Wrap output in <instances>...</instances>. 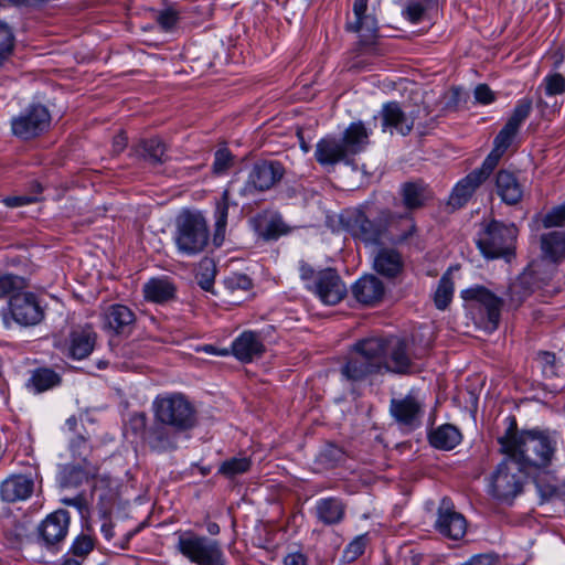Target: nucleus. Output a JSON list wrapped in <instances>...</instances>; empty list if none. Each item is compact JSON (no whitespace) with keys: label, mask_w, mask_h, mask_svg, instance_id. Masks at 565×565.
Instances as JSON below:
<instances>
[{"label":"nucleus","mask_w":565,"mask_h":565,"mask_svg":"<svg viewBox=\"0 0 565 565\" xmlns=\"http://www.w3.org/2000/svg\"><path fill=\"white\" fill-rule=\"evenodd\" d=\"M507 420L509 426L505 434L497 439L500 452L509 456L514 469L525 471L527 476L547 469L557 451L558 433L540 428L518 430L513 416Z\"/></svg>","instance_id":"obj_1"},{"label":"nucleus","mask_w":565,"mask_h":565,"mask_svg":"<svg viewBox=\"0 0 565 565\" xmlns=\"http://www.w3.org/2000/svg\"><path fill=\"white\" fill-rule=\"evenodd\" d=\"M153 422L147 435L148 448L157 454L178 449L180 437L195 427L196 409L182 393L159 395L152 402Z\"/></svg>","instance_id":"obj_2"},{"label":"nucleus","mask_w":565,"mask_h":565,"mask_svg":"<svg viewBox=\"0 0 565 565\" xmlns=\"http://www.w3.org/2000/svg\"><path fill=\"white\" fill-rule=\"evenodd\" d=\"M541 249L543 258L540 263L533 264L530 271L522 275L520 279L510 287L513 300L521 302L525 292L520 295L522 285L532 281L536 288L548 286L556 271V265L565 258V228L550 231L541 235Z\"/></svg>","instance_id":"obj_3"},{"label":"nucleus","mask_w":565,"mask_h":565,"mask_svg":"<svg viewBox=\"0 0 565 565\" xmlns=\"http://www.w3.org/2000/svg\"><path fill=\"white\" fill-rule=\"evenodd\" d=\"M383 343L380 338L358 341L340 367L342 377L351 383L361 382L383 369Z\"/></svg>","instance_id":"obj_4"},{"label":"nucleus","mask_w":565,"mask_h":565,"mask_svg":"<svg viewBox=\"0 0 565 565\" xmlns=\"http://www.w3.org/2000/svg\"><path fill=\"white\" fill-rule=\"evenodd\" d=\"M177 551L195 565H227V558L217 540L200 535L192 530L175 533Z\"/></svg>","instance_id":"obj_5"},{"label":"nucleus","mask_w":565,"mask_h":565,"mask_svg":"<svg viewBox=\"0 0 565 565\" xmlns=\"http://www.w3.org/2000/svg\"><path fill=\"white\" fill-rule=\"evenodd\" d=\"M207 221L200 212H183L177 220L175 244L180 253L196 255L209 243Z\"/></svg>","instance_id":"obj_6"},{"label":"nucleus","mask_w":565,"mask_h":565,"mask_svg":"<svg viewBox=\"0 0 565 565\" xmlns=\"http://www.w3.org/2000/svg\"><path fill=\"white\" fill-rule=\"evenodd\" d=\"M45 308L32 292H19L11 296L8 308L2 310L6 328L11 327V319L22 327H33L42 322Z\"/></svg>","instance_id":"obj_7"},{"label":"nucleus","mask_w":565,"mask_h":565,"mask_svg":"<svg viewBox=\"0 0 565 565\" xmlns=\"http://www.w3.org/2000/svg\"><path fill=\"white\" fill-rule=\"evenodd\" d=\"M388 216L390 213L383 212L371 220L363 210L353 209L348 210L341 221L354 238L365 244H379L387 228Z\"/></svg>","instance_id":"obj_8"},{"label":"nucleus","mask_w":565,"mask_h":565,"mask_svg":"<svg viewBox=\"0 0 565 565\" xmlns=\"http://www.w3.org/2000/svg\"><path fill=\"white\" fill-rule=\"evenodd\" d=\"M284 174L285 168L279 161L256 162L244 185L239 189V195L250 198L265 192L276 185Z\"/></svg>","instance_id":"obj_9"},{"label":"nucleus","mask_w":565,"mask_h":565,"mask_svg":"<svg viewBox=\"0 0 565 565\" xmlns=\"http://www.w3.org/2000/svg\"><path fill=\"white\" fill-rule=\"evenodd\" d=\"M493 171L494 149L489 152L481 168L473 170L456 183L449 195L448 205L454 210L465 206L476 190L493 173Z\"/></svg>","instance_id":"obj_10"},{"label":"nucleus","mask_w":565,"mask_h":565,"mask_svg":"<svg viewBox=\"0 0 565 565\" xmlns=\"http://www.w3.org/2000/svg\"><path fill=\"white\" fill-rule=\"evenodd\" d=\"M71 523L67 510L58 509L50 513L36 529L38 541L49 551H58L65 541Z\"/></svg>","instance_id":"obj_11"},{"label":"nucleus","mask_w":565,"mask_h":565,"mask_svg":"<svg viewBox=\"0 0 565 565\" xmlns=\"http://www.w3.org/2000/svg\"><path fill=\"white\" fill-rule=\"evenodd\" d=\"M51 122V115L43 105H32L20 116L12 119L13 134L24 140L34 138L44 132Z\"/></svg>","instance_id":"obj_12"},{"label":"nucleus","mask_w":565,"mask_h":565,"mask_svg":"<svg viewBox=\"0 0 565 565\" xmlns=\"http://www.w3.org/2000/svg\"><path fill=\"white\" fill-rule=\"evenodd\" d=\"M532 100L523 98L518 102L511 116L497 135V160L516 145L521 125L530 116Z\"/></svg>","instance_id":"obj_13"},{"label":"nucleus","mask_w":565,"mask_h":565,"mask_svg":"<svg viewBox=\"0 0 565 565\" xmlns=\"http://www.w3.org/2000/svg\"><path fill=\"white\" fill-rule=\"evenodd\" d=\"M435 526L441 535L455 541L462 539L467 531L465 516L456 511L454 502L447 497L439 503Z\"/></svg>","instance_id":"obj_14"},{"label":"nucleus","mask_w":565,"mask_h":565,"mask_svg":"<svg viewBox=\"0 0 565 565\" xmlns=\"http://www.w3.org/2000/svg\"><path fill=\"white\" fill-rule=\"evenodd\" d=\"M523 476L525 471L514 469L509 456H503L497 469V501L510 503L522 491Z\"/></svg>","instance_id":"obj_15"},{"label":"nucleus","mask_w":565,"mask_h":565,"mask_svg":"<svg viewBox=\"0 0 565 565\" xmlns=\"http://www.w3.org/2000/svg\"><path fill=\"white\" fill-rule=\"evenodd\" d=\"M319 299L329 306L340 302L347 294V288L334 269L327 268L317 273L313 285L309 286Z\"/></svg>","instance_id":"obj_16"},{"label":"nucleus","mask_w":565,"mask_h":565,"mask_svg":"<svg viewBox=\"0 0 565 565\" xmlns=\"http://www.w3.org/2000/svg\"><path fill=\"white\" fill-rule=\"evenodd\" d=\"M420 113L426 114V109L417 107L407 114L402 109L398 103H386L381 110L382 129L383 131L394 129L402 136H407L412 131L415 119L419 117Z\"/></svg>","instance_id":"obj_17"},{"label":"nucleus","mask_w":565,"mask_h":565,"mask_svg":"<svg viewBox=\"0 0 565 565\" xmlns=\"http://www.w3.org/2000/svg\"><path fill=\"white\" fill-rule=\"evenodd\" d=\"M390 413L398 425L413 430L422 424L423 403L413 394H407L403 398H392Z\"/></svg>","instance_id":"obj_18"},{"label":"nucleus","mask_w":565,"mask_h":565,"mask_svg":"<svg viewBox=\"0 0 565 565\" xmlns=\"http://www.w3.org/2000/svg\"><path fill=\"white\" fill-rule=\"evenodd\" d=\"M65 429L71 434L68 449L74 461L92 462L89 457L93 447L83 420L76 416H71L65 422Z\"/></svg>","instance_id":"obj_19"},{"label":"nucleus","mask_w":565,"mask_h":565,"mask_svg":"<svg viewBox=\"0 0 565 565\" xmlns=\"http://www.w3.org/2000/svg\"><path fill=\"white\" fill-rule=\"evenodd\" d=\"M383 343V369L395 372L406 373L411 367V356L408 345L405 340L396 337L390 339L380 338Z\"/></svg>","instance_id":"obj_20"},{"label":"nucleus","mask_w":565,"mask_h":565,"mask_svg":"<svg viewBox=\"0 0 565 565\" xmlns=\"http://www.w3.org/2000/svg\"><path fill=\"white\" fill-rule=\"evenodd\" d=\"M102 317L104 329L115 334L128 337L135 329L136 316L125 305L114 303L106 307Z\"/></svg>","instance_id":"obj_21"},{"label":"nucleus","mask_w":565,"mask_h":565,"mask_svg":"<svg viewBox=\"0 0 565 565\" xmlns=\"http://www.w3.org/2000/svg\"><path fill=\"white\" fill-rule=\"evenodd\" d=\"M98 472V466L94 462H73L63 465L57 475L60 487L75 489L95 478Z\"/></svg>","instance_id":"obj_22"},{"label":"nucleus","mask_w":565,"mask_h":565,"mask_svg":"<svg viewBox=\"0 0 565 565\" xmlns=\"http://www.w3.org/2000/svg\"><path fill=\"white\" fill-rule=\"evenodd\" d=\"M367 0H354V19L347 22L345 29L350 32L359 33L365 42H371L377 33V21L372 14L366 13Z\"/></svg>","instance_id":"obj_23"},{"label":"nucleus","mask_w":565,"mask_h":565,"mask_svg":"<svg viewBox=\"0 0 565 565\" xmlns=\"http://www.w3.org/2000/svg\"><path fill=\"white\" fill-rule=\"evenodd\" d=\"M385 292L383 282L374 275H366L360 278L352 286L353 297L364 306L377 305Z\"/></svg>","instance_id":"obj_24"},{"label":"nucleus","mask_w":565,"mask_h":565,"mask_svg":"<svg viewBox=\"0 0 565 565\" xmlns=\"http://www.w3.org/2000/svg\"><path fill=\"white\" fill-rule=\"evenodd\" d=\"M34 490V480L28 475H14L7 478L0 487V495L3 501L17 502L26 500Z\"/></svg>","instance_id":"obj_25"},{"label":"nucleus","mask_w":565,"mask_h":565,"mask_svg":"<svg viewBox=\"0 0 565 565\" xmlns=\"http://www.w3.org/2000/svg\"><path fill=\"white\" fill-rule=\"evenodd\" d=\"M315 158L321 166H334L339 162L351 163L341 140L335 137H326L319 140L316 146Z\"/></svg>","instance_id":"obj_26"},{"label":"nucleus","mask_w":565,"mask_h":565,"mask_svg":"<svg viewBox=\"0 0 565 565\" xmlns=\"http://www.w3.org/2000/svg\"><path fill=\"white\" fill-rule=\"evenodd\" d=\"M97 334L90 326L72 330L68 340V355L75 360L87 358L94 350Z\"/></svg>","instance_id":"obj_27"},{"label":"nucleus","mask_w":565,"mask_h":565,"mask_svg":"<svg viewBox=\"0 0 565 565\" xmlns=\"http://www.w3.org/2000/svg\"><path fill=\"white\" fill-rule=\"evenodd\" d=\"M370 134L371 131L367 130L362 121L351 122L344 130L340 140L351 162L354 156L366 149L370 143Z\"/></svg>","instance_id":"obj_28"},{"label":"nucleus","mask_w":565,"mask_h":565,"mask_svg":"<svg viewBox=\"0 0 565 565\" xmlns=\"http://www.w3.org/2000/svg\"><path fill=\"white\" fill-rule=\"evenodd\" d=\"M233 354L241 362H252L264 352V344L256 332L245 331L232 343Z\"/></svg>","instance_id":"obj_29"},{"label":"nucleus","mask_w":565,"mask_h":565,"mask_svg":"<svg viewBox=\"0 0 565 565\" xmlns=\"http://www.w3.org/2000/svg\"><path fill=\"white\" fill-rule=\"evenodd\" d=\"M518 228L514 224L497 222V259L502 258L507 264L515 259Z\"/></svg>","instance_id":"obj_30"},{"label":"nucleus","mask_w":565,"mask_h":565,"mask_svg":"<svg viewBox=\"0 0 565 565\" xmlns=\"http://www.w3.org/2000/svg\"><path fill=\"white\" fill-rule=\"evenodd\" d=\"M465 301L477 307L481 315L486 316L490 322L494 321V294L488 288L477 285L461 291Z\"/></svg>","instance_id":"obj_31"},{"label":"nucleus","mask_w":565,"mask_h":565,"mask_svg":"<svg viewBox=\"0 0 565 565\" xmlns=\"http://www.w3.org/2000/svg\"><path fill=\"white\" fill-rule=\"evenodd\" d=\"M177 288L167 277L151 278L143 287L145 299L154 303H166L175 297Z\"/></svg>","instance_id":"obj_32"},{"label":"nucleus","mask_w":565,"mask_h":565,"mask_svg":"<svg viewBox=\"0 0 565 565\" xmlns=\"http://www.w3.org/2000/svg\"><path fill=\"white\" fill-rule=\"evenodd\" d=\"M345 504L342 500L329 497L317 501L316 516L324 525L339 524L345 515Z\"/></svg>","instance_id":"obj_33"},{"label":"nucleus","mask_w":565,"mask_h":565,"mask_svg":"<svg viewBox=\"0 0 565 565\" xmlns=\"http://www.w3.org/2000/svg\"><path fill=\"white\" fill-rule=\"evenodd\" d=\"M374 269L387 278L396 277L404 267L402 255L394 248H381L373 263Z\"/></svg>","instance_id":"obj_34"},{"label":"nucleus","mask_w":565,"mask_h":565,"mask_svg":"<svg viewBox=\"0 0 565 565\" xmlns=\"http://www.w3.org/2000/svg\"><path fill=\"white\" fill-rule=\"evenodd\" d=\"M62 383L61 375L51 367H36L30 372L26 388L35 394L57 387Z\"/></svg>","instance_id":"obj_35"},{"label":"nucleus","mask_w":565,"mask_h":565,"mask_svg":"<svg viewBox=\"0 0 565 565\" xmlns=\"http://www.w3.org/2000/svg\"><path fill=\"white\" fill-rule=\"evenodd\" d=\"M230 205H236L235 202L230 200V190L225 189L221 198L215 203L214 210V235L213 243L215 246H221L225 238L227 227V216Z\"/></svg>","instance_id":"obj_36"},{"label":"nucleus","mask_w":565,"mask_h":565,"mask_svg":"<svg viewBox=\"0 0 565 565\" xmlns=\"http://www.w3.org/2000/svg\"><path fill=\"white\" fill-rule=\"evenodd\" d=\"M497 194L509 204H516L522 198V188L515 175L509 171L497 173Z\"/></svg>","instance_id":"obj_37"},{"label":"nucleus","mask_w":565,"mask_h":565,"mask_svg":"<svg viewBox=\"0 0 565 565\" xmlns=\"http://www.w3.org/2000/svg\"><path fill=\"white\" fill-rule=\"evenodd\" d=\"M168 147L160 138L142 139L135 147V152L152 164H161L168 160Z\"/></svg>","instance_id":"obj_38"},{"label":"nucleus","mask_w":565,"mask_h":565,"mask_svg":"<svg viewBox=\"0 0 565 565\" xmlns=\"http://www.w3.org/2000/svg\"><path fill=\"white\" fill-rule=\"evenodd\" d=\"M428 439L433 447L450 450L461 441V434L454 425L445 424L431 430L428 435Z\"/></svg>","instance_id":"obj_39"},{"label":"nucleus","mask_w":565,"mask_h":565,"mask_svg":"<svg viewBox=\"0 0 565 565\" xmlns=\"http://www.w3.org/2000/svg\"><path fill=\"white\" fill-rule=\"evenodd\" d=\"M403 203L408 210H415L424 206L425 202L430 198V193L426 184L422 181L407 182L402 186Z\"/></svg>","instance_id":"obj_40"},{"label":"nucleus","mask_w":565,"mask_h":565,"mask_svg":"<svg viewBox=\"0 0 565 565\" xmlns=\"http://www.w3.org/2000/svg\"><path fill=\"white\" fill-rule=\"evenodd\" d=\"M15 35L13 29L3 20H0V67L13 55Z\"/></svg>","instance_id":"obj_41"},{"label":"nucleus","mask_w":565,"mask_h":565,"mask_svg":"<svg viewBox=\"0 0 565 565\" xmlns=\"http://www.w3.org/2000/svg\"><path fill=\"white\" fill-rule=\"evenodd\" d=\"M477 246L486 259H494V220L487 222L483 230L478 234Z\"/></svg>","instance_id":"obj_42"},{"label":"nucleus","mask_w":565,"mask_h":565,"mask_svg":"<svg viewBox=\"0 0 565 565\" xmlns=\"http://www.w3.org/2000/svg\"><path fill=\"white\" fill-rule=\"evenodd\" d=\"M436 0H407L402 15L416 24L423 21L426 11L435 4Z\"/></svg>","instance_id":"obj_43"},{"label":"nucleus","mask_w":565,"mask_h":565,"mask_svg":"<svg viewBox=\"0 0 565 565\" xmlns=\"http://www.w3.org/2000/svg\"><path fill=\"white\" fill-rule=\"evenodd\" d=\"M216 275V266L210 258H204L200 262L195 275L198 285L205 291H212L214 279Z\"/></svg>","instance_id":"obj_44"},{"label":"nucleus","mask_w":565,"mask_h":565,"mask_svg":"<svg viewBox=\"0 0 565 565\" xmlns=\"http://www.w3.org/2000/svg\"><path fill=\"white\" fill-rule=\"evenodd\" d=\"M250 459L247 457H233L225 460L218 468V472L226 478H234L245 473L250 468Z\"/></svg>","instance_id":"obj_45"},{"label":"nucleus","mask_w":565,"mask_h":565,"mask_svg":"<svg viewBox=\"0 0 565 565\" xmlns=\"http://www.w3.org/2000/svg\"><path fill=\"white\" fill-rule=\"evenodd\" d=\"M454 295V282L452 280L447 277L443 276L439 280L438 287L435 291L434 301L435 306L440 309L445 310L448 305L450 303Z\"/></svg>","instance_id":"obj_46"},{"label":"nucleus","mask_w":565,"mask_h":565,"mask_svg":"<svg viewBox=\"0 0 565 565\" xmlns=\"http://www.w3.org/2000/svg\"><path fill=\"white\" fill-rule=\"evenodd\" d=\"M26 287V281L23 277L13 274L0 275V298L10 294H19Z\"/></svg>","instance_id":"obj_47"},{"label":"nucleus","mask_w":565,"mask_h":565,"mask_svg":"<svg viewBox=\"0 0 565 565\" xmlns=\"http://www.w3.org/2000/svg\"><path fill=\"white\" fill-rule=\"evenodd\" d=\"M127 429L135 436H140L143 444L148 447L147 435L150 430V425H147V416L145 413H135L131 415L127 424Z\"/></svg>","instance_id":"obj_48"},{"label":"nucleus","mask_w":565,"mask_h":565,"mask_svg":"<svg viewBox=\"0 0 565 565\" xmlns=\"http://www.w3.org/2000/svg\"><path fill=\"white\" fill-rule=\"evenodd\" d=\"M367 541V534L359 535L352 540L343 551V559L348 563L358 559L364 553Z\"/></svg>","instance_id":"obj_49"},{"label":"nucleus","mask_w":565,"mask_h":565,"mask_svg":"<svg viewBox=\"0 0 565 565\" xmlns=\"http://www.w3.org/2000/svg\"><path fill=\"white\" fill-rule=\"evenodd\" d=\"M536 365L541 369L542 374L546 379L557 376L556 356L551 352H540L535 359Z\"/></svg>","instance_id":"obj_50"},{"label":"nucleus","mask_w":565,"mask_h":565,"mask_svg":"<svg viewBox=\"0 0 565 565\" xmlns=\"http://www.w3.org/2000/svg\"><path fill=\"white\" fill-rule=\"evenodd\" d=\"M233 154L227 148H220L214 153L212 171L214 174H224L233 164Z\"/></svg>","instance_id":"obj_51"},{"label":"nucleus","mask_w":565,"mask_h":565,"mask_svg":"<svg viewBox=\"0 0 565 565\" xmlns=\"http://www.w3.org/2000/svg\"><path fill=\"white\" fill-rule=\"evenodd\" d=\"M547 96L561 95L565 92V77L559 73L548 74L542 85Z\"/></svg>","instance_id":"obj_52"},{"label":"nucleus","mask_w":565,"mask_h":565,"mask_svg":"<svg viewBox=\"0 0 565 565\" xmlns=\"http://www.w3.org/2000/svg\"><path fill=\"white\" fill-rule=\"evenodd\" d=\"M94 539L88 534H79L71 546V552L77 557L87 556L94 548Z\"/></svg>","instance_id":"obj_53"},{"label":"nucleus","mask_w":565,"mask_h":565,"mask_svg":"<svg viewBox=\"0 0 565 565\" xmlns=\"http://www.w3.org/2000/svg\"><path fill=\"white\" fill-rule=\"evenodd\" d=\"M542 223L545 228H565V205L556 206L552 211H550L543 217Z\"/></svg>","instance_id":"obj_54"},{"label":"nucleus","mask_w":565,"mask_h":565,"mask_svg":"<svg viewBox=\"0 0 565 565\" xmlns=\"http://www.w3.org/2000/svg\"><path fill=\"white\" fill-rule=\"evenodd\" d=\"M225 287L231 291L243 290L247 291L252 288V279L244 274H233L224 281Z\"/></svg>","instance_id":"obj_55"},{"label":"nucleus","mask_w":565,"mask_h":565,"mask_svg":"<svg viewBox=\"0 0 565 565\" xmlns=\"http://www.w3.org/2000/svg\"><path fill=\"white\" fill-rule=\"evenodd\" d=\"M259 236L266 241L277 239L281 234V223L277 220H270L258 226Z\"/></svg>","instance_id":"obj_56"},{"label":"nucleus","mask_w":565,"mask_h":565,"mask_svg":"<svg viewBox=\"0 0 565 565\" xmlns=\"http://www.w3.org/2000/svg\"><path fill=\"white\" fill-rule=\"evenodd\" d=\"M537 491L544 500L559 497L563 493L559 484H550L542 481L536 482Z\"/></svg>","instance_id":"obj_57"},{"label":"nucleus","mask_w":565,"mask_h":565,"mask_svg":"<svg viewBox=\"0 0 565 565\" xmlns=\"http://www.w3.org/2000/svg\"><path fill=\"white\" fill-rule=\"evenodd\" d=\"M178 20V15L174 11L171 10H164L159 13L158 15V22L164 30L172 29Z\"/></svg>","instance_id":"obj_58"},{"label":"nucleus","mask_w":565,"mask_h":565,"mask_svg":"<svg viewBox=\"0 0 565 565\" xmlns=\"http://www.w3.org/2000/svg\"><path fill=\"white\" fill-rule=\"evenodd\" d=\"M475 98L481 104H490L493 99V93L487 84H479L475 88Z\"/></svg>","instance_id":"obj_59"},{"label":"nucleus","mask_w":565,"mask_h":565,"mask_svg":"<svg viewBox=\"0 0 565 565\" xmlns=\"http://www.w3.org/2000/svg\"><path fill=\"white\" fill-rule=\"evenodd\" d=\"M35 201V198L29 195H14L8 196L3 200L4 204L9 207H19L30 204Z\"/></svg>","instance_id":"obj_60"},{"label":"nucleus","mask_w":565,"mask_h":565,"mask_svg":"<svg viewBox=\"0 0 565 565\" xmlns=\"http://www.w3.org/2000/svg\"><path fill=\"white\" fill-rule=\"evenodd\" d=\"M285 565H308V558L300 552L289 553L284 558Z\"/></svg>","instance_id":"obj_61"},{"label":"nucleus","mask_w":565,"mask_h":565,"mask_svg":"<svg viewBox=\"0 0 565 565\" xmlns=\"http://www.w3.org/2000/svg\"><path fill=\"white\" fill-rule=\"evenodd\" d=\"M403 220L406 223L407 230L404 231L402 234L396 235L394 237V239L398 243H402V242H405L406 239H408L413 235V233L416 228L413 218L405 216V217H403Z\"/></svg>","instance_id":"obj_62"},{"label":"nucleus","mask_w":565,"mask_h":565,"mask_svg":"<svg viewBox=\"0 0 565 565\" xmlns=\"http://www.w3.org/2000/svg\"><path fill=\"white\" fill-rule=\"evenodd\" d=\"M128 138L125 132H119L114 137L113 149L115 152L120 153L127 147Z\"/></svg>","instance_id":"obj_63"},{"label":"nucleus","mask_w":565,"mask_h":565,"mask_svg":"<svg viewBox=\"0 0 565 565\" xmlns=\"http://www.w3.org/2000/svg\"><path fill=\"white\" fill-rule=\"evenodd\" d=\"M300 277L303 280H316L317 274L315 273L313 268L310 265L302 263L300 265Z\"/></svg>","instance_id":"obj_64"}]
</instances>
